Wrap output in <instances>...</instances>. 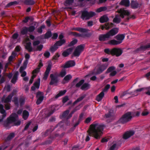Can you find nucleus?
I'll return each instance as SVG.
<instances>
[{
	"label": "nucleus",
	"instance_id": "obj_1",
	"mask_svg": "<svg viewBox=\"0 0 150 150\" xmlns=\"http://www.w3.org/2000/svg\"><path fill=\"white\" fill-rule=\"evenodd\" d=\"M105 126L98 123L92 124L90 125V130L88 131L89 136L91 135L96 139H99L103 134V131Z\"/></svg>",
	"mask_w": 150,
	"mask_h": 150
},
{
	"label": "nucleus",
	"instance_id": "obj_2",
	"mask_svg": "<svg viewBox=\"0 0 150 150\" xmlns=\"http://www.w3.org/2000/svg\"><path fill=\"white\" fill-rule=\"evenodd\" d=\"M18 117V115L16 113L12 114L8 118H7L6 121L4 122V125L6 127H7L11 123L14 122V125L15 126H18L21 124V122L20 120H18L17 122L16 120Z\"/></svg>",
	"mask_w": 150,
	"mask_h": 150
},
{
	"label": "nucleus",
	"instance_id": "obj_3",
	"mask_svg": "<svg viewBox=\"0 0 150 150\" xmlns=\"http://www.w3.org/2000/svg\"><path fill=\"white\" fill-rule=\"evenodd\" d=\"M132 112H128L123 115L118 120L119 123L124 124L129 122L132 118Z\"/></svg>",
	"mask_w": 150,
	"mask_h": 150
},
{
	"label": "nucleus",
	"instance_id": "obj_4",
	"mask_svg": "<svg viewBox=\"0 0 150 150\" xmlns=\"http://www.w3.org/2000/svg\"><path fill=\"white\" fill-rule=\"evenodd\" d=\"M81 18L84 20H89L91 18L94 16L96 14L94 12L92 11L88 12L86 10H83L81 11Z\"/></svg>",
	"mask_w": 150,
	"mask_h": 150
},
{
	"label": "nucleus",
	"instance_id": "obj_5",
	"mask_svg": "<svg viewBox=\"0 0 150 150\" xmlns=\"http://www.w3.org/2000/svg\"><path fill=\"white\" fill-rule=\"evenodd\" d=\"M119 13H120V16L122 18H124L125 16H127V17L125 19V22L128 21L130 18L134 19L135 18V16L134 15H130V13L127 10H120Z\"/></svg>",
	"mask_w": 150,
	"mask_h": 150
},
{
	"label": "nucleus",
	"instance_id": "obj_6",
	"mask_svg": "<svg viewBox=\"0 0 150 150\" xmlns=\"http://www.w3.org/2000/svg\"><path fill=\"white\" fill-rule=\"evenodd\" d=\"M84 80L82 79L78 83H76L75 85V87L77 88H79L80 87V89L82 90H87L89 89L90 88V84L87 83H84Z\"/></svg>",
	"mask_w": 150,
	"mask_h": 150
},
{
	"label": "nucleus",
	"instance_id": "obj_7",
	"mask_svg": "<svg viewBox=\"0 0 150 150\" xmlns=\"http://www.w3.org/2000/svg\"><path fill=\"white\" fill-rule=\"evenodd\" d=\"M104 118L106 119V121L108 123L114 120L115 116L113 110H110L108 113L105 114Z\"/></svg>",
	"mask_w": 150,
	"mask_h": 150
},
{
	"label": "nucleus",
	"instance_id": "obj_8",
	"mask_svg": "<svg viewBox=\"0 0 150 150\" xmlns=\"http://www.w3.org/2000/svg\"><path fill=\"white\" fill-rule=\"evenodd\" d=\"M16 93V91L13 90V92L9 94L6 98H5V96H3L1 99L2 102H4V103H10L11 102L12 98Z\"/></svg>",
	"mask_w": 150,
	"mask_h": 150
},
{
	"label": "nucleus",
	"instance_id": "obj_9",
	"mask_svg": "<svg viewBox=\"0 0 150 150\" xmlns=\"http://www.w3.org/2000/svg\"><path fill=\"white\" fill-rule=\"evenodd\" d=\"M50 77L51 78V80L49 83L50 85H56V84L59 81L58 76L56 75L51 74L50 75Z\"/></svg>",
	"mask_w": 150,
	"mask_h": 150
},
{
	"label": "nucleus",
	"instance_id": "obj_10",
	"mask_svg": "<svg viewBox=\"0 0 150 150\" xmlns=\"http://www.w3.org/2000/svg\"><path fill=\"white\" fill-rule=\"evenodd\" d=\"M43 93V92L38 91L36 93V97L38 98L36 102V104L37 105L40 104L42 101L44 99Z\"/></svg>",
	"mask_w": 150,
	"mask_h": 150
},
{
	"label": "nucleus",
	"instance_id": "obj_11",
	"mask_svg": "<svg viewBox=\"0 0 150 150\" xmlns=\"http://www.w3.org/2000/svg\"><path fill=\"white\" fill-rule=\"evenodd\" d=\"M122 52L123 51L120 48H114L112 49V56L115 55L116 57H119L122 54Z\"/></svg>",
	"mask_w": 150,
	"mask_h": 150
},
{
	"label": "nucleus",
	"instance_id": "obj_12",
	"mask_svg": "<svg viewBox=\"0 0 150 150\" xmlns=\"http://www.w3.org/2000/svg\"><path fill=\"white\" fill-rule=\"evenodd\" d=\"M135 134L134 130H128L125 132L123 135L122 138L126 140L133 136Z\"/></svg>",
	"mask_w": 150,
	"mask_h": 150
},
{
	"label": "nucleus",
	"instance_id": "obj_13",
	"mask_svg": "<svg viewBox=\"0 0 150 150\" xmlns=\"http://www.w3.org/2000/svg\"><path fill=\"white\" fill-rule=\"evenodd\" d=\"M75 62L74 60H70L66 62L62 67L64 68H69L75 66Z\"/></svg>",
	"mask_w": 150,
	"mask_h": 150
},
{
	"label": "nucleus",
	"instance_id": "obj_14",
	"mask_svg": "<svg viewBox=\"0 0 150 150\" xmlns=\"http://www.w3.org/2000/svg\"><path fill=\"white\" fill-rule=\"evenodd\" d=\"M107 67L108 65L106 64L101 65L97 69L95 74L97 75L101 74L107 68Z\"/></svg>",
	"mask_w": 150,
	"mask_h": 150
},
{
	"label": "nucleus",
	"instance_id": "obj_15",
	"mask_svg": "<svg viewBox=\"0 0 150 150\" xmlns=\"http://www.w3.org/2000/svg\"><path fill=\"white\" fill-rule=\"evenodd\" d=\"M110 38L109 35L107 32L105 34L100 35L98 36V40L100 41H105L108 40Z\"/></svg>",
	"mask_w": 150,
	"mask_h": 150
},
{
	"label": "nucleus",
	"instance_id": "obj_16",
	"mask_svg": "<svg viewBox=\"0 0 150 150\" xmlns=\"http://www.w3.org/2000/svg\"><path fill=\"white\" fill-rule=\"evenodd\" d=\"M71 30H75L82 33H87L89 30L88 29L80 27H72L71 28Z\"/></svg>",
	"mask_w": 150,
	"mask_h": 150
},
{
	"label": "nucleus",
	"instance_id": "obj_17",
	"mask_svg": "<svg viewBox=\"0 0 150 150\" xmlns=\"http://www.w3.org/2000/svg\"><path fill=\"white\" fill-rule=\"evenodd\" d=\"M118 28H114L110 30L107 33L110 37L111 36H113L117 34L118 32Z\"/></svg>",
	"mask_w": 150,
	"mask_h": 150
},
{
	"label": "nucleus",
	"instance_id": "obj_18",
	"mask_svg": "<svg viewBox=\"0 0 150 150\" xmlns=\"http://www.w3.org/2000/svg\"><path fill=\"white\" fill-rule=\"evenodd\" d=\"M51 65L50 64H49L46 68V71H45L43 79L46 80L48 77L49 73L51 69Z\"/></svg>",
	"mask_w": 150,
	"mask_h": 150
},
{
	"label": "nucleus",
	"instance_id": "obj_19",
	"mask_svg": "<svg viewBox=\"0 0 150 150\" xmlns=\"http://www.w3.org/2000/svg\"><path fill=\"white\" fill-rule=\"evenodd\" d=\"M125 37V34H118L114 37L118 42H120V44L122 43Z\"/></svg>",
	"mask_w": 150,
	"mask_h": 150
},
{
	"label": "nucleus",
	"instance_id": "obj_20",
	"mask_svg": "<svg viewBox=\"0 0 150 150\" xmlns=\"http://www.w3.org/2000/svg\"><path fill=\"white\" fill-rule=\"evenodd\" d=\"M73 50V48L72 47H70L67 49L62 53V56L64 57L68 56L69 54L71 53Z\"/></svg>",
	"mask_w": 150,
	"mask_h": 150
},
{
	"label": "nucleus",
	"instance_id": "obj_21",
	"mask_svg": "<svg viewBox=\"0 0 150 150\" xmlns=\"http://www.w3.org/2000/svg\"><path fill=\"white\" fill-rule=\"evenodd\" d=\"M142 5V4H139L136 1L132 0L131 1V7L133 9H136L139 7H140Z\"/></svg>",
	"mask_w": 150,
	"mask_h": 150
},
{
	"label": "nucleus",
	"instance_id": "obj_22",
	"mask_svg": "<svg viewBox=\"0 0 150 150\" xmlns=\"http://www.w3.org/2000/svg\"><path fill=\"white\" fill-rule=\"evenodd\" d=\"M15 136L14 132H11L9 134L7 137L5 138V140L6 142H10L13 138Z\"/></svg>",
	"mask_w": 150,
	"mask_h": 150
},
{
	"label": "nucleus",
	"instance_id": "obj_23",
	"mask_svg": "<svg viewBox=\"0 0 150 150\" xmlns=\"http://www.w3.org/2000/svg\"><path fill=\"white\" fill-rule=\"evenodd\" d=\"M60 123H58L55 127L54 128L53 130H52L51 129H49L47 130L44 133H42V136L43 137H46L48 134V133L49 132H52L55 128H57L58 126H60Z\"/></svg>",
	"mask_w": 150,
	"mask_h": 150
},
{
	"label": "nucleus",
	"instance_id": "obj_24",
	"mask_svg": "<svg viewBox=\"0 0 150 150\" xmlns=\"http://www.w3.org/2000/svg\"><path fill=\"white\" fill-rule=\"evenodd\" d=\"M19 74V73L18 71H16L14 74L13 77L11 81V82L15 84L16 81L18 79V76Z\"/></svg>",
	"mask_w": 150,
	"mask_h": 150
},
{
	"label": "nucleus",
	"instance_id": "obj_25",
	"mask_svg": "<svg viewBox=\"0 0 150 150\" xmlns=\"http://www.w3.org/2000/svg\"><path fill=\"white\" fill-rule=\"evenodd\" d=\"M109 20V18L108 16L104 15L100 18L99 21L100 23H103L108 22Z\"/></svg>",
	"mask_w": 150,
	"mask_h": 150
},
{
	"label": "nucleus",
	"instance_id": "obj_26",
	"mask_svg": "<svg viewBox=\"0 0 150 150\" xmlns=\"http://www.w3.org/2000/svg\"><path fill=\"white\" fill-rule=\"evenodd\" d=\"M104 93L103 92H101L98 95L96 98V100L98 102H100L102 100L104 96Z\"/></svg>",
	"mask_w": 150,
	"mask_h": 150
},
{
	"label": "nucleus",
	"instance_id": "obj_27",
	"mask_svg": "<svg viewBox=\"0 0 150 150\" xmlns=\"http://www.w3.org/2000/svg\"><path fill=\"white\" fill-rule=\"evenodd\" d=\"M73 36L75 37L84 38V37H88V34H80L77 32H74Z\"/></svg>",
	"mask_w": 150,
	"mask_h": 150
},
{
	"label": "nucleus",
	"instance_id": "obj_28",
	"mask_svg": "<svg viewBox=\"0 0 150 150\" xmlns=\"http://www.w3.org/2000/svg\"><path fill=\"white\" fill-rule=\"evenodd\" d=\"M27 27H23L21 30L20 32L21 35H26L28 32Z\"/></svg>",
	"mask_w": 150,
	"mask_h": 150
},
{
	"label": "nucleus",
	"instance_id": "obj_29",
	"mask_svg": "<svg viewBox=\"0 0 150 150\" xmlns=\"http://www.w3.org/2000/svg\"><path fill=\"white\" fill-rule=\"evenodd\" d=\"M31 45V42H29L26 43V45L25 46V48L30 52H31L33 51V49Z\"/></svg>",
	"mask_w": 150,
	"mask_h": 150
},
{
	"label": "nucleus",
	"instance_id": "obj_30",
	"mask_svg": "<svg viewBox=\"0 0 150 150\" xmlns=\"http://www.w3.org/2000/svg\"><path fill=\"white\" fill-rule=\"evenodd\" d=\"M66 42V40L65 39H64L63 40H59L57 41L55 44V45H57V46L58 47L59 46H61L63 44H64Z\"/></svg>",
	"mask_w": 150,
	"mask_h": 150
},
{
	"label": "nucleus",
	"instance_id": "obj_31",
	"mask_svg": "<svg viewBox=\"0 0 150 150\" xmlns=\"http://www.w3.org/2000/svg\"><path fill=\"white\" fill-rule=\"evenodd\" d=\"M108 43L111 45H116L120 44V42L115 39H113L109 41Z\"/></svg>",
	"mask_w": 150,
	"mask_h": 150
},
{
	"label": "nucleus",
	"instance_id": "obj_32",
	"mask_svg": "<svg viewBox=\"0 0 150 150\" xmlns=\"http://www.w3.org/2000/svg\"><path fill=\"white\" fill-rule=\"evenodd\" d=\"M67 92L66 90H64L63 91H61L59 92L58 94L54 96L55 99H57L59 97L64 95Z\"/></svg>",
	"mask_w": 150,
	"mask_h": 150
},
{
	"label": "nucleus",
	"instance_id": "obj_33",
	"mask_svg": "<svg viewBox=\"0 0 150 150\" xmlns=\"http://www.w3.org/2000/svg\"><path fill=\"white\" fill-rule=\"evenodd\" d=\"M130 2L129 0H122L120 4L121 5L128 7L129 6Z\"/></svg>",
	"mask_w": 150,
	"mask_h": 150
},
{
	"label": "nucleus",
	"instance_id": "obj_34",
	"mask_svg": "<svg viewBox=\"0 0 150 150\" xmlns=\"http://www.w3.org/2000/svg\"><path fill=\"white\" fill-rule=\"evenodd\" d=\"M29 115V113L26 110H24L23 112V118L24 120H26L28 118Z\"/></svg>",
	"mask_w": 150,
	"mask_h": 150
},
{
	"label": "nucleus",
	"instance_id": "obj_35",
	"mask_svg": "<svg viewBox=\"0 0 150 150\" xmlns=\"http://www.w3.org/2000/svg\"><path fill=\"white\" fill-rule=\"evenodd\" d=\"M72 76L70 74H68L63 79V81H65L66 82H64L65 83L66 82H68L72 78Z\"/></svg>",
	"mask_w": 150,
	"mask_h": 150
},
{
	"label": "nucleus",
	"instance_id": "obj_36",
	"mask_svg": "<svg viewBox=\"0 0 150 150\" xmlns=\"http://www.w3.org/2000/svg\"><path fill=\"white\" fill-rule=\"evenodd\" d=\"M59 47L57 46V45L54 44L52 46H51L50 48V51L52 53L54 52Z\"/></svg>",
	"mask_w": 150,
	"mask_h": 150
},
{
	"label": "nucleus",
	"instance_id": "obj_37",
	"mask_svg": "<svg viewBox=\"0 0 150 150\" xmlns=\"http://www.w3.org/2000/svg\"><path fill=\"white\" fill-rule=\"evenodd\" d=\"M140 47L142 52L145 51L148 48H150V44L146 45H142Z\"/></svg>",
	"mask_w": 150,
	"mask_h": 150
},
{
	"label": "nucleus",
	"instance_id": "obj_38",
	"mask_svg": "<svg viewBox=\"0 0 150 150\" xmlns=\"http://www.w3.org/2000/svg\"><path fill=\"white\" fill-rule=\"evenodd\" d=\"M69 110H67L64 111L62 113V114L60 115V117L61 118H66L67 115L69 114Z\"/></svg>",
	"mask_w": 150,
	"mask_h": 150
},
{
	"label": "nucleus",
	"instance_id": "obj_39",
	"mask_svg": "<svg viewBox=\"0 0 150 150\" xmlns=\"http://www.w3.org/2000/svg\"><path fill=\"white\" fill-rule=\"evenodd\" d=\"M18 4V2L16 1L13 2H11L8 4L6 6V7L8 8L12 6H14L17 5Z\"/></svg>",
	"mask_w": 150,
	"mask_h": 150
},
{
	"label": "nucleus",
	"instance_id": "obj_40",
	"mask_svg": "<svg viewBox=\"0 0 150 150\" xmlns=\"http://www.w3.org/2000/svg\"><path fill=\"white\" fill-rule=\"evenodd\" d=\"M107 10V8L106 7L103 6L98 8L96 11V12L98 13H100L102 11H105Z\"/></svg>",
	"mask_w": 150,
	"mask_h": 150
},
{
	"label": "nucleus",
	"instance_id": "obj_41",
	"mask_svg": "<svg viewBox=\"0 0 150 150\" xmlns=\"http://www.w3.org/2000/svg\"><path fill=\"white\" fill-rule=\"evenodd\" d=\"M52 35V33L51 31H47L45 34L44 38L45 39H48L51 37Z\"/></svg>",
	"mask_w": 150,
	"mask_h": 150
},
{
	"label": "nucleus",
	"instance_id": "obj_42",
	"mask_svg": "<svg viewBox=\"0 0 150 150\" xmlns=\"http://www.w3.org/2000/svg\"><path fill=\"white\" fill-rule=\"evenodd\" d=\"M84 47V46L83 45H80L77 46L76 49L81 52L83 50Z\"/></svg>",
	"mask_w": 150,
	"mask_h": 150
},
{
	"label": "nucleus",
	"instance_id": "obj_43",
	"mask_svg": "<svg viewBox=\"0 0 150 150\" xmlns=\"http://www.w3.org/2000/svg\"><path fill=\"white\" fill-rule=\"evenodd\" d=\"M120 19L118 18L117 15L115 16V18L113 19V22L116 23H119L120 22Z\"/></svg>",
	"mask_w": 150,
	"mask_h": 150
},
{
	"label": "nucleus",
	"instance_id": "obj_44",
	"mask_svg": "<svg viewBox=\"0 0 150 150\" xmlns=\"http://www.w3.org/2000/svg\"><path fill=\"white\" fill-rule=\"evenodd\" d=\"M27 29L28 32L30 33H32L33 32L35 29V27L33 25H31L30 26L28 27H27Z\"/></svg>",
	"mask_w": 150,
	"mask_h": 150
},
{
	"label": "nucleus",
	"instance_id": "obj_45",
	"mask_svg": "<svg viewBox=\"0 0 150 150\" xmlns=\"http://www.w3.org/2000/svg\"><path fill=\"white\" fill-rule=\"evenodd\" d=\"M74 2V0H66L65 1V6L70 5H72Z\"/></svg>",
	"mask_w": 150,
	"mask_h": 150
},
{
	"label": "nucleus",
	"instance_id": "obj_46",
	"mask_svg": "<svg viewBox=\"0 0 150 150\" xmlns=\"http://www.w3.org/2000/svg\"><path fill=\"white\" fill-rule=\"evenodd\" d=\"M115 69V67L114 66H111L109 67L105 72L106 74L108 73L113 71Z\"/></svg>",
	"mask_w": 150,
	"mask_h": 150
},
{
	"label": "nucleus",
	"instance_id": "obj_47",
	"mask_svg": "<svg viewBox=\"0 0 150 150\" xmlns=\"http://www.w3.org/2000/svg\"><path fill=\"white\" fill-rule=\"evenodd\" d=\"M25 3L29 5H33L35 4V2L33 0H26Z\"/></svg>",
	"mask_w": 150,
	"mask_h": 150
},
{
	"label": "nucleus",
	"instance_id": "obj_48",
	"mask_svg": "<svg viewBox=\"0 0 150 150\" xmlns=\"http://www.w3.org/2000/svg\"><path fill=\"white\" fill-rule=\"evenodd\" d=\"M78 42V40L76 39H75L72 40L70 43L68 45L69 47H71L76 44Z\"/></svg>",
	"mask_w": 150,
	"mask_h": 150
},
{
	"label": "nucleus",
	"instance_id": "obj_49",
	"mask_svg": "<svg viewBox=\"0 0 150 150\" xmlns=\"http://www.w3.org/2000/svg\"><path fill=\"white\" fill-rule=\"evenodd\" d=\"M110 85L109 84H107L104 87V88L103 89V90L102 92H103L104 93L107 92L108 90L110 88Z\"/></svg>",
	"mask_w": 150,
	"mask_h": 150
},
{
	"label": "nucleus",
	"instance_id": "obj_50",
	"mask_svg": "<svg viewBox=\"0 0 150 150\" xmlns=\"http://www.w3.org/2000/svg\"><path fill=\"white\" fill-rule=\"evenodd\" d=\"M81 53L80 52L76 49L73 53V55L75 57H79Z\"/></svg>",
	"mask_w": 150,
	"mask_h": 150
},
{
	"label": "nucleus",
	"instance_id": "obj_51",
	"mask_svg": "<svg viewBox=\"0 0 150 150\" xmlns=\"http://www.w3.org/2000/svg\"><path fill=\"white\" fill-rule=\"evenodd\" d=\"M79 78L77 77L74 79L71 83V88H74V86H75V83L78 81Z\"/></svg>",
	"mask_w": 150,
	"mask_h": 150
},
{
	"label": "nucleus",
	"instance_id": "obj_52",
	"mask_svg": "<svg viewBox=\"0 0 150 150\" xmlns=\"http://www.w3.org/2000/svg\"><path fill=\"white\" fill-rule=\"evenodd\" d=\"M40 79H38V81L35 82L34 83V86L37 88H39L40 86Z\"/></svg>",
	"mask_w": 150,
	"mask_h": 150
},
{
	"label": "nucleus",
	"instance_id": "obj_53",
	"mask_svg": "<svg viewBox=\"0 0 150 150\" xmlns=\"http://www.w3.org/2000/svg\"><path fill=\"white\" fill-rule=\"evenodd\" d=\"M45 28V26L44 25H41L40 27L38 28L37 32L38 33L40 34H41L42 32V29H44Z\"/></svg>",
	"mask_w": 150,
	"mask_h": 150
},
{
	"label": "nucleus",
	"instance_id": "obj_54",
	"mask_svg": "<svg viewBox=\"0 0 150 150\" xmlns=\"http://www.w3.org/2000/svg\"><path fill=\"white\" fill-rule=\"evenodd\" d=\"M113 25V24L112 23H111L110 24L109 23H106L105 24L104 26L106 29L108 30L110 28L111 26Z\"/></svg>",
	"mask_w": 150,
	"mask_h": 150
},
{
	"label": "nucleus",
	"instance_id": "obj_55",
	"mask_svg": "<svg viewBox=\"0 0 150 150\" xmlns=\"http://www.w3.org/2000/svg\"><path fill=\"white\" fill-rule=\"evenodd\" d=\"M104 52L107 54H110L112 55V49H110L109 48L105 49L104 50Z\"/></svg>",
	"mask_w": 150,
	"mask_h": 150
},
{
	"label": "nucleus",
	"instance_id": "obj_56",
	"mask_svg": "<svg viewBox=\"0 0 150 150\" xmlns=\"http://www.w3.org/2000/svg\"><path fill=\"white\" fill-rule=\"evenodd\" d=\"M0 112L2 114L6 113L5 110L4 109V106L2 104H0Z\"/></svg>",
	"mask_w": 150,
	"mask_h": 150
},
{
	"label": "nucleus",
	"instance_id": "obj_57",
	"mask_svg": "<svg viewBox=\"0 0 150 150\" xmlns=\"http://www.w3.org/2000/svg\"><path fill=\"white\" fill-rule=\"evenodd\" d=\"M66 74V72L64 70L62 69L59 74L60 76L62 77H64Z\"/></svg>",
	"mask_w": 150,
	"mask_h": 150
},
{
	"label": "nucleus",
	"instance_id": "obj_58",
	"mask_svg": "<svg viewBox=\"0 0 150 150\" xmlns=\"http://www.w3.org/2000/svg\"><path fill=\"white\" fill-rule=\"evenodd\" d=\"M13 102H14L15 104L17 106H18V98L16 97H14L13 98Z\"/></svg>",
	"mask_w": 150,
	"mask_h": 150
},
{
	"label": "nucleus",
	"instance_id": "obj_59",
	"mask_svg": "<svg viewBox=\"0 0 150 150\" xmlns=\"http://www.w3.org/2000/svg\"><path fill=\"white\" fill-rule=\"evenodd\" d=\"M69 100L68 96H65L63 98L62 100V103L64 104L66 103Z\"/></svg>",
	"mask_w": 150,
	"mask_h": 150
},
{
	"label": "nucleus",
	"instance_id": "obj_60",
	"mask_svg": "<svg viewBox=\"0 0 150 150\" xmlns=\"http://www.w3.org/2000/svg\"><path fill=\"white\" fill-rule=\"evenodd\" d=\"M60 56V55L58 53H56L54 55L53 58V60H57L58 59V57H59Z\"/></svg>",
	"mask_w": 150,
	"mask_h": 150
},
{
	"label": "nucleus",
	"instance_id": "obj_61",
	"mask_svg": "<svg viewBox=\"0 0 150 150\" xmlns=\"http://www.w3.org/2000/svg\"><path fill=\"white\" fill-rule=\"evenodd\" d=\"M44 56L47 58H49L50 55V52L48 51H46L43 54Z\"/></svg>",
	"mask_w": 150,
	"mask_h": 150
},
{
	"label": "nucleus",
	"instance_id": "obj_62",
	"mask_svg": "<svg viewBox=\"0 0 150 150\" xmlns=\"http://www.w3.org/2000/svg\"><path fill=\"white\" fill-rule=\"evenodd\" d=\"M19 102L21 106L23 105L25 103V100L22 98H21L19 99Z\"/></svg>",
	"mask_w": 150,
	"mask_h": 150
},
{
	"label": "nucleus",
	"instance_id": "obj_63",
	"mask_svg": "<svg viewBox=\"0 0 150 150\" xmlns=\"http://www.w3.org/2000/svg\"><path fill=\"white\" fill-rule=\"evenodd\" d=\"M19 35L17 33H14L12 35V38L14 39H17Z\"/></svg>",
	"mask_w": 150,
	"mask_h": 150
},
{
	"label": "nucleus",
	"instance_id": "obj_64",
	"mask_svg": "<svg viewBox=\"0 0 150 150\" xmlns=\"http://www.w3.org/2000/svg\"><path fill=\"white\" fill-rule=\"evenodd\" d=\"M117 145L116 144H113L109 148V150H115Z\"/></svg>",
	"mask_w": 150,
	"mask_h": 150
}]
</instances>
